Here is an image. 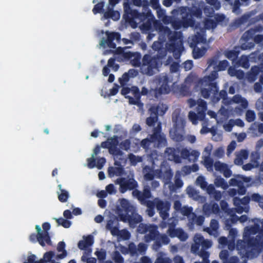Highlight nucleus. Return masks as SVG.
I'll use <instances>...</instances> for the list:
<instances>
[{
	"mask_svg": "<svg viewBox=\"0 0 263 263\" xmlns=\"http://www.w3.org/2000/svg\"><path fill=\"white\" fill-rule=\"evenodd\" d=\"M228 62L226 60L220 61L217 68H215L216 64L214 63H210L206 69V72H211L210 75L205 77L200 82V87H201V92L204 98L210 97L214 102L218 101L220 97L222 99L223 103H228L232 104L233 103L239 104L243 109L247 106V102L244 99L239 96H235L233 97V100H228L226 98V92L224 91H221L219 92L217 91V87L215 84L212 82L217 78V71L223 70L228 66Z\"/></svg>",
	"mask_w": 263,
	"mask_h": 263,
	"instance_id": "nucleus-1",
	"label": "nucleus"
},
{
	"mask_svg": "<svg viewBox=\"0 0 263 263\" xmlns=\"http://www.w3.org/2000/svg\"><path fill=\"white\" fill-rule=\"evenodd\" d=\"M117 213L121 220L128 221L132 228L141 221V216L134 212L133 205L125 199L119 200L117 205Z\"/></svg>",
	"mask_w": 263,
	"mask_h": 263,
	"instance_id": "nucleus-2",
	"label": "nucleus"
},
{
	"mask_svg": "<svg viewBox=\"0 0 263 263\" xmlns=\"http://www.w3.org/2000/svg\"><path fill=\"white\" fill-rule=\"evenodd\" d=\"M157 12L160 21H162L164 24L168 23L170 22L172 23V26L175 29H179L182 27L185 28L188 26H193V23L191 18H194L195 17L198 18L200 14V12L199 10H195V8H194V9L192 10V15H187V18L186 19L183 18V22L181 23L176 21L171 22V18L168 16H166L164 11L161 9H158Z\"/></svg>",
	"mask_w": 263,
	"mask_h": 263,
	"instance_id": "nucleus-3",
	"label": "nucleus"
},
{
	"mask_svg": "<svg viewBox=\"0 0 263 263\" xmlns=\"http://www.w3.org/2000/svg\"><path fill=\"white\" fill-rule=\"evenodd\" d=\"M194 241V244L191 248L192 251L199 254L204 259L205 257H208V253L204 251L203 249H208L211 247L212 245V242L208 240H203L202 237L199 234L195 236Z\"/></svg>",
	"mask_w": 263,
	"mask_h": 263,
	"instance_id": "nucleus-4",
	"label": "nucleus"
},
{
	"mask_svg": "<svg viewBox=\"0 0 263 263\" xmlns=\"http://www.w3.org/2000/svg\"><path fill=\"white\" fill-rule=\"evenodd\" d=\"M188 103L190 107H192L195 105H197V111L196 114L193 112H190L189 118L194 124H196L198 121H201L204 117V110L205 109V103L201 100H198L196 102L194 100L190 99Z\"/></svg>",
	"mask_w": 263,
	"mask_h": 263,
	"instance_id": "nucleus-5",
	"label": "nucleus"
},
{
	"mask_svg": "<svg viewBox=\"0 0 263 263\" xmlns=\"http://www.w3.org/2000/svg\"><path fill=\"white\" fill-rule=\"evenodd\" d=\"M161 64L159 59L152 58L151 56L146 55L143 57L141 70L143 73L148 75H153L157 71V68Z\"/></svg>",
	"mask_w": 263,
	"mask_h": 263,
	"instance_id": "nucleus-6",
	"label": "nucleus"
},
{
	"mask_svg": "<svg viewBox=\"0 0 263 263\" xmlns=\"http://www.w3.org/2000/svg\"><path fill=\"white\" fill-rule=\"evenodd\" d=\"M138 231L140 233H146V237H149L151 239H156L157 241H161L162 243L166 244L168 242V238L165 235H160L157 233L156 228L153 226H146L140 224L139 226Z\"/></svg>",
	"mask_w": 263,
	"mask_h": 263,
	"instance_id": "nucleus-7",
	"label": "nucleus"
},
{
	"mask_svg": "<svg viewBox=\"0 0 263 263\" xmlns=\"http://www.w3.org/2000/svg\"><path fill=\"white\" fill-rule=\"evenodd\" d=\"M173 122L174 125L173 128L170 130L171 136L176 141L181 140L184 121L182 117H177L176 119L173 118Z\"/></svg>",
	"mask_w": 263,
	"mask_h": 263,
	"instance_id": "nucleus-8",
	"label": "nucleus"
},
{
	"mask_svg": "<svg viewBox=\"0 0 263 263\" xmlns=\"http://www.w3.org/2000/svg\"><path fill=\"white\" fill-rule=\"evenodd\" d=\"M250 178L238 175L235 178L231 179V184L236 186V188L233 189V190H237L239 194L243 195L246 192L245 187L250 185Z\"/></svg>",
	"mask_w": 263,
	"mask_h": 263,
	"instance_id": "nucleus-9",
	"label": "nucleus"
},
{
	"mask_svg": "<svg viewBox=\"0 0 263 263\" xmlns=\"http://www.w3.org/2000/svg\"><path fill=\"white\" fill-rule=\"evenodd\" d=\"M121 94L124 96L125 98L128 99L129 104H138L139 93L138 89L136 87L133 86L131 88L124 87L121 90Z\"/></svg>",
	"mask_w": 263,
	"mask_h": 263,
	"instance_id": "nucleus-10",
	"label": "nucleus"
},
{
	"mask_svg": "<svg viewBox=\"0 0 263 263\" xmlns=\"http://www.w3.org/2000/svg\"><path fill=\"white\" fill-rule=\"evenodd\" d=\"M117 224V220L116 219L110 220L107 222L106 228L110 231L112 235H117L121 239L126 240L128 239L129 237V233L125 230L119 231L116 227Z\"/></svg>",
	"mask_w": 263,
	"mask_h": 263,
	"instance_id": "nucleus-11",
	"label": "nucleus"
},
{
	"mask_svg": "<svg viewBox=\"0 0 263 263\" xmlns=\"http://www.w3.org/2000/svg\"><path fill=\"white\" fill-rule=\"evenodd\" d=\"M118 183L120 186V191L121 193H125L127 190H132L136 186V182L132 178L128 180L125 178H121L117 180Z\"/></svg>",
	"mask_w": 263,
	"mask_h": 263,
	"instance_id": "nucleus-12",
	"label": "nucleus"
},
{
	"mask_svg": "<svg viewBox=\"0 0 263 263\" xmlns=\"http://www.w3.org/2000/svg\"><path fill=\"white\" fill-rule=\"evenodd\" d=\"M106 36L107 39L105 40L102 39L99 43L100 47H103V46L106 44L107 46L110 48H115V44L113 43V41L116 40L118 41L120 37V35L118 33H108L106 32Z\"/></svg>",
	"mask_w": 263,
	"mask_h": 263,
	"instance_id": "nucleus-13",
	"label": "nucleus"
},
{
	"mask_svg": "<svg viewBox=\"0 0 263 263\" xmlns=\"http://www.w3.org/2000/svg\"><path fill=\"white\" fill-rule=\"evenodd\" d=\"M249 202V198L248 197H244L241 199L237 197H235L234 199V204L236 206V210L239 214L241 213L243 211L247 212L248 208L246 204Z\"/></svg>",
	"mask_w": 263,
	"mask_h": 263,
	"instance_id": "nucleus-14",
	"label": "nucleus"
},
{
	"mask_svg": "<svg viewBox=\"0 0 263 263\" xmlns=\"http://www.w3.org/2000/svg\"><path fill=\"white\" fill-rule=\"evenodd\" d=\"M227 204L224 201H222L221 202V209L222 211H224L226 213L228 212V215L229 218H228V220L229 219H231V222H234L239 220L241 222H243L247 220V216L246 215H242L241 217H239L238 216H236L235 215V213L233 210H230L229 211H227Z\"/></svg>",
	"mask_w": 263,
	"mask_h": 263,
	"instance_id": "nucleus-15",
	"label": "nucleus"
},
{
	"mask_svg": "<svg viewBox=\"0 0 263 263\" xmlns=\"http://www.w3.org/2000/svg\"><path fill=\"white\" fill-rule=\"evenodd\" d=\"M151 143H158V145L164 144L165 143V137L162 135H160L158 133L155 134L151 138V141L148 139H144L141 141V145L146 147L147 144L149 146Z\"/></svg>",
	"mask_w": 263,
	"mask_h": 263,
	"instance_id": "nucleus-16",
	"label": "nucleus"
},
{
	"mask_svg": "<svg viewBox=\"0 0 263 263\" xmlns=\"http://www.w3.org/2000/svg\"><path fill=\"white\" fill-rule=\"evenodd\" d=\"M212 149V145H209L204 148L203 154V163L208 171L212 170V161L209 157Z\"/></svg>",
	"mask_w": 263,
	"mask_h": 263,
	"instance_id": "nucleus-17",
	"label": "nucleus"
},
{
	"mask_svg": "<svg viewBox=\"0 0 263 263\" xmlns=\"http://www.w3.org/2000/svg\"><path fill=\"white\" fill-rule=\"evenodd\" d=\"M155 203L156 204L157 210L159 211L161 216L164 219L167 217L170 204L167 202H162L158 200L155 201Z\"/></svg>",
	"mask_w": 263,
	"mask_h": 263,
	"instance_id": "nucleus-18",
	"label": "nucleus"
},
{
	"mask_svg": "<svg viewBox=\"0 0 263 263\" xmlns=\"http://www.w3.org/2000/svg\"><path fill=\"white\" fill-rule=\"evenodd\" d=\"M223 106H222L218 114H216L214 112L209 110L208 111V115L211 118H213L217 123H219L222 121V119L226 118L227 116V111Z\"/></svg>",
	"mask_w": 263,
	"mask_h": 263,
	"instance_id": "nucleus-19",
	"label": "nucleus"
},
{
	"mask_svg": "<svg viewBox=\"0 0 263 263\" xmlns=\"http://www.w3.org/2000/svg\"><path fill=\"white\" fill-rule=\"evenodd\" d=\"M167 233L171 237H177L181 240H185L187 236L185 233L180 229H174L172 227L169 228Z\"/></svg>",
	"mask_w": 263,
	"mask_h": 263,
	"instance_id": "nucleus-20",
	"label": "nucleus"
},
{
	"mask_svg": "<svg viewBox=\"0 0 263 263\" xmlns=\"http://www.w3.org/2000/svg\"><path fill=\"white\" fill-rule=\"evenodd\" d=\"M93 243L92 237L91 236L83 237V239L80 240L78 243V247L81 250H84L86 251L89 249V247L91 246Z\"/></svg>",
	"mask_w": 263,
	"mask_h": 263,
	"instance_id": "nucleus-21",
	"label": "nucleus"
},
{
	"mask_svg": "<svg viewBox=\"0 0 263 263\" xmlns=\"http://www.w3.org/2000/svg\"><path fill=\"white\" fill-rule=\"evenodd\" d=\"M125 58L128 59L131 64L135 66L140 65V55L138 53H132L127 52L124 53Z\"/></svg>",
	"mask_w": 263,
	"mask_h": 263,
	"instance_id": "nucleus-22",
	"label": "nucleus"
},
{
	"mask_svg": "<svg viewBox=\"0 0 263 263\" xmlns=\"http://www.w3.org/2000/svg\"><path fill=\"white\" fill-rule=\"evenodd\" d=\"M214 167L216 171L222 173L226 177H230L231 172L226 164L220 162H216L214 164Z\"/></svg>",
	"mask_w": 263,
	"mask_h": 263,
	"instance_id": "nucleus-23",
	"label": "nucleus"
},
{
	"mask_svg": "<svg viewBox=\"0 0 263 263\" xmlns=\"http://www.w3.org/2000/svg\"><path fill=\"white\" fill-rule=\"evenodd\" d=\"M59 191L57 192L59 200L63 202H66L69 197L67 191L62 189V185H58Z\"/></svg>",
	"mask_w": 263,
	"mask_h": 263,
	"instance_id": "nucleus-24",
	"label": "nucleus"
},
{
	"mask_svg": "<svg viewBox=\"0 0 263 263\" xmlns=\"http://www.w3.org/2000/svg\"><path fill=\"white\" fill-rule=\"evenodd\" d=\"M182 155L184 157H187L189 161L194 162L198 159L199 153L196 151H192L190 152L187 150H184L182 152Z\"/></svg>",
	"mask_w": 263,
	"mask_h": 263,
	"instance_id": "nucleus-25",
	"label": "nucleus"
},
{
	"mask_svg": "<svg viewBox=\"0 0 263 263\" xmlns=\"http://www.w3.org/2000/svg\"><path fill=\"white\" fill-rule=\"evenodd\" d=\"M248 153L245 150L240 151L236 155L234 162L236 164L241 165L242 164L243 160L248 158Z\"/></svg>",
	"mask_w": 263,
	"mask_h": 263,
	"instance_id": "nucleus-26",
	"label": "nucleus"
},
{
	"mask_svg": "<svg viewBox=\"0 0 263 263\" xmlns=\"http://www.w3.org/2000/svg\"><path fill=\"white\" fill-rule=\"evenodd\" d=\"M203 211L205 214L209 215L211 213H218L219 210L216 204H213L212 205H204Z\"/></svg>",
	"mask_w": 263,
	"mask_h": 263,
	"instance_id": "nucleus-27",
	"label": "nucleus"
},
{
	"mask_svg": "<svg viewBox=\"0 0 263 263\" xmlns=\"http://www.w3.org/2000/svg\"><path fill=\"white\" fill-rule=\"evenodd\" d=\"M65 243L64 241H60L57 247V250L58 251V257L60 259H63L65 258L67 255V252L65 250Z\"/></svg>",
	"mask_w": 263,
	"mask_h": 263,
	"instance_id": "nucleus-28",
	"label": "nucleus"
},
{
	"mask_svg": "<svg viewBox=\"0 0 263 263\" xmlns=\"http://www.w3.org/2000/svg\"><path fill=\"white\" fill-rule=\"evenodd\" d=\"M133 194L134 196L137 197L139 200L144 201L145 198H147L150 197L149 191L148 189L145 188L143 193L141 194L138 190H135L133 191Z\"/></svg>",
	"mask_w": 263,
	"mask_h": 263,
	"instance_id": "nucleus-29",
	"label": "nucleus"
},
{
	"mask_svg": "<svg viewBox=\"0 0 263 263\" xmlns=\"http://www.w3.org/2000/svg\"><path fill=\"white\" fill-rule=\"evenodd\" d=\"M218 222L215 220H212L211 222L210 227L207 229V232L210 235H213L215 237L218 235Z\"/></svg>",
	"mask_w": 263,
	"mask_h": 263,
	"instance_id": "nucleus-30",
	"label": "nucleus"
},
{
	"mask_svg": "<svg viewBox=\"0 0 263 263\" xmlns=\"http://www.w3.org/2000/svg\"><path fill=\"white\" fill-rule=\"evenodd\" d=\"M91 250H88L84 251L83 255L81 258V260L83 261H85L86 263H96V260L95 258L88 257L91 253Z\"/></svg>",
	"mask_w": 263,
	"mask_h": 263,
	"instance_id": "nucleus-31",
	"label": "nucleus"
},
{
	"mask_svg": "<svg viewBox=\"0 0 263 263\" xmlns=\"http://www.w3.org/2000/svg\"><path fill=\"white\" fill-rule=\"evenodd\" d=\"M104 17L105 18H111L114 21L119 19L120 15L119 12L113 10H109L104 14Z\"/></svg>",
	"mask_w": 263,
	"mask_h": 263,
	"instance_id": "nucleus-32",
	"label": "nucleus"
},
{
	"mask_svg": "<svg viewBox=\"0 0 263 263\" xmlns=\"http://www.w3.org/2000/svg\"><path fill=\"white\" fill-rule=\"evenodd\" d=\"M165 157L170 160H174L176 162H179L178 158L176 157L174 154V149L172 148H168L165 151Z\"/></svg>",
	"mask_w": 263,
	"mask_h": 263,
	"instance_id": "nucleus-33",
	"label": "nucleus"
},
{
	"mask_svg": "<svg viewBox=\"0 0 263 263\" xmlns=\"http://www.w3.org/2000/svg\"><path fill=\"white\" fill-rule=\"evenodd\" d=\"M205 49L203 47L199 48L196 47L193 50V54L195 59H199L202 57L205 53Z\"/></svg>",
	"mask_w": 263,
	"mask_h": 263,
	"instance_id": "nucleus-34",
	"label": "nucleus"
},
{
	"mask_svg": "<svg viewBox=\"0 0 263 263\" xmlns=\"http://www.w3.org/2000/svg\"><path fill=\"white\" fill-rule=\"evenodd\" d=\"M228 73L231 76H236L239 79H242L243 77V73L242 71L236 70L235 68L233 67L229 68Z\"/></svg>",
	"mask_w": 263,
	"mask_h": 263,
	"instance_id": "nucleus-35",
	"label": "nucleus"
},
{
	"mask_svg": "<svg viewBox=\"0 0 263 263\" xmlns=\"http://www.w3.org/2000/svg\"><path fill=\"white\" fill-rule=\"evenodd\" d=\"M122 174V170L120 167H112L108 170V175L110 177L114 176H119Z\"/></svg>",
	"mask_w": 263,
	"mask_h": 263,
	"instance_id": "nucleus-36",
	"label": "nucleus"
},
{
	"mask_svg": "<svg viewBox=\"0 0 263 263\" xmlns=\"http://www.w3.org/2000/svg\"><path fill=\"white\" fill-rule=\"evenodd\" d=\"M99 148H95L93 151V153L91 155V157L87 159V166L89 168H93L95 167V161L94 160V156L97 154Z\"/></svg>",
	"mask_w": 263,
	"mask_h": 263,
	"instance_id": "nucleus-37",
	"label": "nucleus"
},
{
	"mask_svg": "<svg viewBox=\"0 0 263 263\" xmlns=\"http://www.w3.org/2000/svg\"><path fill=\"white\" fill-rule=\"evenodd\" d=\"M208 193L210 195H213V196L216 199L218 200L220 198L221 194L219 192H217L215 191L213 186L212 185H209L206 189Z\"/></svg>",
	"mask_w": 263,
	"mask_h": 263,
	"instance_id": "nucleus-38",
	"label": "nucleus"
},
{
	"mask_svg": "<svg viewBox=\"0 0 263 263\" xmlns=\"http://www.w3.org/2000/svg\"><path fill=\"white\" fill-rule=\"evenodd\" d=\"M164 185L165 188L167 186L170 189L171 191H173L177 188L181 187L182 185V182L181 180L177 178L175 180V186L171 185L170 183L166 181L164 182Z\"/></svg>",
	"mask_w": 263,
	"mask_h": 263,
	"instance_id": "nucleus-39",
	"label": "nucleus"
},
{
	"mask_svg": "<svg viewBox=\"0 0 263 263\" xmlns=\"http://www.w3.org/2000/svg\"><path fill=\"white\" fill-rule=\"evenodd\" d=\"M35 230L38 234V241L41 245L44 246L45 243V241L44 240V234L43 232L42 233V229L39 225L35 226Z\"/></svg>",
	"mask_w": 263,
	"mask_h": 263,
	"instance_id": "nucleus-40",
	"label": "nucleus"
},
{
	"mask_svg": "<svg viewBox=\"0 0 263 263\" xmlns=\"http://www.w3.org/2000/svg\"><path fill=\"white\" fill-rule=\"evenodd\" d=\"M202 127L200 130V133L202 134H204L207 133L208 132H212L214 130L213 127L210 126V123H207L205 121L202 123Z\"/></svg>",
	"mask_w": 263,
	"mask_h": 263,
	"instance_id": "nucleus-41",
	"label": "nucleus"
},
{
	"mask_svg": "<svg viewBox=\"0 0 263 263\" xmlns=\"http://www.w3.org/2000/svg\"><path fill=\"white\" fill-rule=\"evenodd\" d=\"M238 48H235L234 50L228 51L226 53V56L227 58L234 61L238 55Z\"/></svg>",
	"mask_w": 263,
	"mask_h": 263,
	"instance_id": "nucleus-42",
	"label": "nucleus"
},
{
	"mask_svg": "<svg viewBox=\"0 0 263 263\" xmlns=\"http://www.w3.org/2000/svg\"><path fill=\"white\" fill-rule=\"evenodd\" d=\"M181 213L187 216L190 219H193L194 217V213L191 212V209L186 206H184L180 209Z\"/></svg>",
	"mask_w": 263,
	"mask_h": 263,
	"instance_id": "nucleus-43",
	"label": "nucleus"
},
{
	"mask_svg": "<svg viewBox=\"0 0 263 263\" xmlns=\"http://www.w3.org/2000/svg\"><path fill=\"white\" fill-rule=\"evenodd\" d=\"M53 219L57 221L58 225H61L65 228H69L71 225L70 221H69L68 220L63 218L57 219L56 218H53Z\"/></svg>",
	"mask_w": 263,
	"mask_h": 263,
	"instance_id": "nucleus-44",
	"label": "nucleus"
},
{
	"mask_svg": "<svg viewBox=\"0 0 263 263\" xmlns=\"http://www.w3.org/2000/svg\"><path fill=\"white\" fill-rule=\"evenodd\" d=\"M259 73V68L255 67L251 69V72L248 76V80L253 82L255 80V76Z\"/></svg>",
	"mask_w": 263,
	"mask_h": 263,
	"instance_id": "nucleus-45",
	"label": "nucleus"
},
{
	"mask_svg": "<svg viewBox=\"0 0 263 263\" xmlns=\"http://www.w3.org/2000/svg\"><path fill=\"white\" fill-rule=\"evenodd\" d=\"M24 263H42V261L39 260L35 255L29 254Z\"/></svg>",
	"mask_w": 263,
	"mask_h": 263,
	"instance_id": "nucleus-46",
	"label": "nucleus"
},
{
	"mask_svg": "<svg viewBox=\"0 0 263 263\" xmlns=\"http://www.w3.org/2000/svg\"><path fill=\"white\" fill-rule=\"evenodd\" d=\"M42 227L43 229L44 240L45 242H47L49 239L47 231L50 229V224L48 223H45L43 224Z\"/></svg>",
	"mask_w": 263,
	"mask_h": 263,
	"instance_id": "nucleus-47",
	"label": "nucleus"
},
{
	"mask_svg": "<svg viewBox=\"0 0 263 263\" xmlns=\"http://www.w3.org/2000/svg\"><path fill=\"white\" fill-rule=\"evenodd\" d=\"M170 260L169 258L164 254H160L158 256L155 263H170Z\"/></svg>",
	"mask_w": 263,
	"mask_h": 263,
	"instance_id": "nucleus-48",
	"label": "nucleus"
},
{
	"mask_svg": "<svg viewBox=\"0 0 263 263\" xmlns=\"http://www.w3.org/2000/svg\"><path fill=\"white\" fill-rule=\"evenodd\" d=\"M169 91H170V89H169L168 86H167V85L166 84L165 80H164V82H163L161 87L159 88V90H158L159 93H160V94L167 93L169 92Z\"/></svg>",
	"mask_w": 263,
	"mask_h": 263,
	"instance_id": "nucleus-49",
	"label": "nucleus"
},
{
	"mask_svg": "<svg viewBox=\"0 0 263 263\" xmlns=\"http://www.w3.org/2000/svg\"><path fill=\"white\" fill-rule=\"evenodd\" d=\"M258 165V163L257 161L254 160L252 161L251 163H248L246 165H245L242 166L243 170L245 171H249L251 170L253 168H255L257 167Z\"/></svg>",
	"mask_w": 263,
	"mask_h": 263,
	"instance_id": "nucleus-50",
	"label": "nucleus"
},
{
	"mask_svg": "<svg viewBox=\"0 0 263 263\" xmlns=\"http://www.w3.org/2000/svg\"><path fill=\"white\" fill-rule=\"evenodd\" d=\"M144 178L151 180L153 177V171L149 167H145L144 169Z\"/></svg>",
	"mask_w": 263,
	"mask_h": 263,
	"instance_id": "nucleus-51",
	"label": "nucleus"
},
{
	"mask_svg": "<svg viewBox=\"0 0 263 263\" xmlns=\"http://www.w3.org/2000/svg\"><path fill=\"white\" fill-rule=\"evenodd\" d=\"M154 26L157 29L159 30V31H160L161 32H164V33L165 34H166L168 36H169L170 32L169 29H168L167 28H164L162 26H160L158 24V22H154Z\"/></svg>",
	"mask_w": 263,
	"mask_h": 263,
	"instance_id": "nucleus-52",
	"label": "nucleus"
},
{
	"mask_svg": "<svg viewBox=\"0 0 263 263\" xmlns=\"http://www.w3.org/2000/svg\"><path fill=\"white\" fill-rule=\"evenodd\" d=\"M129 159L132 165H136L137 162H140L141 161V157L134 155L133 154H130L129 155Z\"/></svg>",
	"mask_w": 263,
	"mask_h": 263,
	"instance_id": "nucleus-53",
	"label": "nucleus"
},
{
	"mask_svg": "<svg viewBox=\"0 0 263 263\" xmlns=\"http://www.w3.org/2000/svg\"><path fill=\"white\" fill-rule=\"evenodd\" d=\"M157 114L156 112L151 115V116L146 120V123L149 126H152L157 120Z\"/></svg>",
	"mask_w": 263,
	"mask_h": 263,
	"instance_id": "nucleus-54",
	"label": "nucleus"
},
{
	"mask_svg": "<svg viewBox=\"0 0 263 263\" xmlns=\"http://www.w3.org/2000/svg\"><path fill=\"white\" fill-rule=\"evenodd\" d=\"M167 109V108L166 105L161 104L158 106L156 108L157 113L156 114L159 115H162L165 113Z\"/></svg>",
	"mask_w": 263,
	"mask_h": 263,
	"instance_id": "nucleus-55",
	"label": "nucleus"
},
{
	"mask_svg": "<svg viewBox=\"0 0 263 263\" xmlns=\"http://www.w3.org/2000/svg\"><path fill=\"white\" fill-rule=\"evenodd\" d=\"M53 253L52 252H49L44 254V257L42 259L40 260L42 261V263H47L49 262L52 257L53 256Z\"/></svg>",
	"mask_w": 263,
	"mask_h": 263,
	"instance_id": "nucleus-56",
	"label": "nucleus"
},
{
	"mask_svg": "<svg viewBox=\"0 0 263 263\" xmlns=\"http://www.w3.org/2000/svg\"><path fill=\"white\" fill-rule=\"evenodd\" d=\"M215 183L217 186L220 187L222 189H225L227 186V184L224 183L223 179L221 178H216Z\"/></svg>",
	"mask_w": 263,
	"mask_h": 263,
	"instance_id": "nucleus-57",
	"label": "nucleus"
},
{
	"mask_svg": "<svg viewBox=\"0 0 263 263\" xmlns=\"http://www.w3.org/2000/svg\"><path fill=\"white\" fill-rule=\"evenodd\" d=\"M196 183L197 185H199L200 187L202 189H204L206 188V183L202 177H198V178L196 180Z\"/></svg>",
	"mask_w": 263,
	"mask_h": 263,
	"instance_id": "nucleus-58",
	"label": "nucleus"
},
{
	"mask_svg": "<svg viewBox=\"0 0 263 263\" xmlns=\"http://www.w3.org/2000/svg\"><path fill=\"white\" fill-rule=\"evenodd\" d=\"M198 170V167L197 165H193L192 168L187 166H185L183 168V172H184V174L190 173L191 172H196Z\"/></svg>",
	"mask_w": 263,
	"mask_h": 263,
	"instance_id": "nucleus-59",
	"label": "nucleus"
},
{
	"mask_svg": "<svg viewBox=\"0 0 263 263\" xmlns=\"http://www.w3.org/2000/svg\"><path fill=\"white\" fill-rule=\"evenodd\" d=\"M239 65L241 67L247 68L249 67L248 63V58L247 57L242 56L239 62Z\"/></svg>",
	"mask_w": 263,
	"mask_h": 263,
	"instance_id": "nucleus-60",
	"label": "nucleus"
},
{
	"mask_svg": "<svg viewBox=\"0 0 263 263\" xmlns=\"http://www.w3.org/2000/svg\"><path fill=\"white\" fill-rule=\"evenodd\" d=\"M246 119L248 121L252 122L254 121L255 118V115L252 111L248 110L246 115Z\"/></svg>",
	"mask_w": 263,
	"mask_h": 263,
	"instance_id": "nucleus-61",
	"label": "nucleus"
},
{
	"mask_svg": "<svg viewBox=\"0 0 263 263\" xmlns=\"http://www.w3.org/2000/svg\"><path fill=\"white\" fill-rule=\"evenodd\" d=\"M96 255L99 260H103L105 257V252L103 250H97L95 252Z\"/></svg>",
	"mask_w": 263,
	"mask_h": 263,
	"instance_id": "nucleus-62",
	"label": "nucleus"
},
{
	"mask_svg": "<svg viewBox=\"0 0 263 263\" xmlns=\"http://www.w3.org/2000/svg\"><path fill=\"white\" fill-rule=\"evenodd\" d=\"M244 244H245L244 242H243L242 241H240L237 242V245H236L237 250L239 251H240L239 253L242 255H245L244 253H246V250H245V249H244V250H242V248H243V247L245 246Z\"/></svg>",
	"mask_w": 263,
	"mask_h": 263,
	"instance_id": "nucleus-63",
	"label": "nucleus"
},
{
	"mask_svg": "<svg viewBox=\"0 0 263 263\" xmlns=\"http://www.w3.org/2000/svg\"><path fill=\"white\" fill-rule=\"evenodd\" d=\"M105 163L104 158H101L99 159L97 161H95V167H97L99 169H101Z\"/></svg>",
	"mask_w": 263,
	"mask_h": 263,
	"instance_id": "nucleus-64",
	"label": "nucleus"
}]
</instances>
